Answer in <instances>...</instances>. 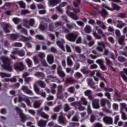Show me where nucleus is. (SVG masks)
I'll return each mask as SVG.
<instances>
[{"mask_svg": "<svg viewBox=\"0 0 127 127\" xmlns=\"http://www.w3.org/2000/svg\"><path fill=\"white\" fill-rule=\"evenodd\" d=\"M0 59L3 63V65H2V68L6 71L12 72V67L10 66V64H11V60L4 56L1 57Z\"/></svg>", "mask_w": 127, "mask_h": 127, "instance_id": "1", "label": "nucleus"}, {"mask_svg": "<svg viewBox=\"0 0 127 127\" xmlns=\"http://www.w3.org/2000/svg\"><path fill=\"white\" fill-rule=\"evenodd\" d=\"M103 49L104 50V55L108 56L109 55V50L108 49H106V45L105 44L104 42H98V46L96 48V50L97 51L99 52H103Z\"/></svg>", "mask_w": 127, "mask_h": 127, "instance_id": "2", "label": "nucleus"}, {"mask_svg": "<svg viewBox=\"0 0 127 127\" xmlns=\"http://www.w3.org/2000/svg\"><path fill=\"white\" fill-rule=\"evenodd\" d=\"M65 38L71 42H75L78 38V34L75 32H70L65 35Z\"/></svg>", "mask_w": 127, "mask_h": 127, "instance_id": "3", "label": "nucleus"}, {"mask_svg": "<svg viewBox=\"0 0 127 127\" xmlns=\"http://www.w3.org/2000/svg\"><path fill=\"white\" fill-rule=\"evenodd\" d=\"M14 69L16 71L22 72L25 69V65L23 64L22 62H18L14 64Z\"/></svg>", "mask_w": 127, "mask_h": 127, "instance_id": "4", "label": "nucleus"}, {"mask_svg": "<svg viewBox=\"0 0 127 127\" xmlns=\"http://www.w3.org/2000/svg\"><path fill=\"white\" fill-rule=\"evenodd\" d=\"M15 110L16 111L17 114H19V118L21 120V122L22 123H25L26 122V120H27V117L26 115L23 114L22 113V110L19 107H16L15 108Z\"/></svg>", "mask_w": 127, "mask_h": 127, "instance_id": "5", "label": "nucleus"}, {"mask_svg": "<svg viewBox=\"0 0 127 127\" xmlns=\"http://www.w3.org/2000/svg\"><path fill=\"white\" fill-rule=\"evenodd\" d=\"M0 24L5 33H9L10 32L9 25L8 24L1 22Z\"/></svg>", "mask_w": 127, "mask_h": 127, "instance_id": "6", "label": "nucleus"}, {"mask_svg": "<svg viewBox=\"0 0 127 127\" xmlns=\"http://www.w3.org/2000/svg\"><path fill=\"white\" fill-rule=\"evenodd\" d=\"M103 121L106 125H113V118L109 116H105L103 118Z\"/></svg>", "mask_w": 127, "mask_h": 127, "instance_id": "7", "label": "nucleus"}, {"mask_svg": "<svg viewBox=\"0 0 127 127\" xmlns=\"http://www.w3.org/2000/svg\"><path fill=\"white\" fill-rule=\"evenodd\" d=\"M123 71H124V72L121 71L120 74V76L123 78V79L124 80V81H125V82H126L127 83V76H126V75H125V74H126L127 76V68H124Z\"/></svg>", "mask_w": 127, "mask_h": 127, "instance_id": "8", "label": "nucleus"}, {"mask_svg": "<svg viewBox=\"0 0 127 127\" xmlns=\"http://www.w3.org/2000/svg\"><path fill=\"white\" fill-rule=\"evenodd\" d=\"M99 13L103 18H106V17H108V16L109 15V13L104 8H103Z\"/></svg>", "mask_w": 127, "mask_h": 127, "instance_id": "9", "label": "nucleus"}, {"mask_svg": "<svg viewBox=\"0 0 127 127\" xmlns=\"http://www.w3.org/2000/svg\"><path fill=\"white\" fill-rule=\"evenodd\" d=\"M7 37H9L11 40H16L19 36L17 34H8L6 35Z\"/></svg>", "mask_w": 127, "mask_h": 127, "instance_id": "10", "label": "nucleus"}, {"mask_svg": "<svg viewBox=\"0 0 127 127\" xmlns=\"http://www.w3.org/2000/svg\"><path fill=\"white\" fill-rule=\"evenodd\" d=\"M58 122L59 124L63 125V126H65V125H66V119L62 115L59 116Z\"/></svg>", "mask_w": 127, "mask_h": 127, "instance_id": "11", "label": "nucleus"}, {"mask_svg": "<svg viewBox=\"0 0 127 127\" xmlns=\"http://www.w3.org/2000/svg\"><path fill=\"white\" fill-rule=\"evenodd\" d=\"M66 13L71 18L74 19V20H78V19H79V17L77 16V14L74 13L70 12L69 11H66Z\"/></svg>", "mask_w": 127, "mask_h": 127, "instance_id": "12", "label": "nucleus"}, {"mask_svg": "<svg viewBox=\"0 0 127 127\" xmlns=\"http://www.w3.org/2000/svg\"><path fill=\"white\" fill-rule=\"evenodd\" d=\"M87 84L90 88H92V89H96V86H95V82L93 81V79L92 78H89L87 79Z\"/></svg>", "mask_w": 127, "mask_h": 127, "instance_id": "13", "label": "nucleus"}, {"mask_svg": "<svg viewBox=\"0 0 127 127\" xmlns=\"http://www.w3.org/2000/svg\"><path fill=\"white\" fill-rule=\"evenodd\" d=\"M71 58L74 59V58L72 55H71L70 57L67 58L66 62L68 66H72V65H73V62L72 61V60H71Z\"/></svg>", "mask_w": 127, "mask_h": 127, "instance_id": "14", "label": "nucleus"}, {"mask_svg": "<svg viewBox=\"0 0 127 127\" xmlns=\"http://www.w3.org/2000/svg\"><path fill=\"white\" fill-rule=\"evenodd\" d=\"M92 107L93 109H100V105H99L98 100H93L92 101Z\"/></svg>", "mask_w": 127, "mask_h": 127, "instance_id": "15", "label": "nucleus"}, {"mask_svg": "<svg viewBox=\"0 0 127 127\" xmlns=\"http://www.w3.org/2000/svg\"><path fill=\"white\" fill-rule=\"evenodd\" d=\"M47 124V122L46 121L40 120L38 122V126L40 127H46Z\"/></svg>", "mask_w": 127, "mask_h": 127, "instance_id": "16", "label": "nucleus"}, {"mask_svg": "<svg viewBox=\"0 0 127 127\" xmlns=\"http://www.w3.org/2000/svg\"><path fill=\"white\" fill-rule=\"evenodd\" d=\"M118 42L123 47L126 45L125 43V36H122L118 40Z\"/></svg>", "mask_w": 127, "mask_h": 127, "instance_id": "17", "label": "nucleus"}, {"mask_svg": "<svg viewBox=\"0 0 127 127\" xmlns=\"http://www.w3.org/2000/svg\"><path fill=\"white\" fill-rule=\"evenodd\" d=\"M50 1V4L54 6L56 5V4H58V3H60L61 2V0H49Z\"/></svg>", "mask_w": 127, "mask_h": 127, "instance_id": "18", "label": "nucleus"}, {"mask_svg": "<svg viewBox=\"0 0 127 127\" xmlns=\"http://www.w3.org/2000/svg\"><path fill=\"white\" fill-rule=\"evenodd\" d=\"M47 61L49 64H52L54 62V57L52 55H49L47 57Z\"/></svg>", "mask_w": 127, "mask_h": 127, "instance_id": "19", "label": "nucleus"}, {"mask_svg": "<svg viewBox=\"0 0 127 127\" xmlns=\"http://www.w3.org/2000/svg\"><path fill=\"white\" fill-rule=\"evenodd\" d=\"M25 62L28 67V68H32L33 66V64L32 63V61L30 59H26L25 60Z\"/></svg>", "mask_w": 127, "mask_h": 127, "instance_id": "20", "label": "nucleus"}, {"mask_svg": "<svg viewBox=\"0 0 127 127\" xmlns=\"http://www.w3.org/2000/svg\"><path fill=\"white\" fill-rule=\"evenodd\" d=\"M116 22L118 23L117 27L119 28H122L126 25V23L123 22V21L117 20Z\"/></svg>", "mask_w": 127, "mask_h": 127, "instance_id": "21", "label": "nucleus"}, {"mask_svg": "<svg viewBox=\"0 0 127 127\" xmlns=\"http://www.w3.org/2000/svg\"><path fill=\"white\" fill-rule=\"evenodd\" d=\"M35 76L36 77H38L39 78H44V77H45V74L43 72H36L35 73Z\"/></svg>", "mask_w": 127, "mask_h": 127, "instance_id": "22", "label": "nucleus"}, {"mask_svg": "<svg viewBox=\"0 0 127 127\" xmlns=\"http://www.w3.org/2000/svg\"><path fill=\"white\" fill-rule=\"evenodd\" d=\"M96 75L97 77H98V78H100V79L102 81H104V82H107V80H106V78L104 77V76H103V74L102 73L98 72L96 73Z\"/></svg>", "mask_w": 127, "mask_h": 127, "instance_id": "23", "label": "nucleus"}, {"mask_svg": "<svg viewBox=\"0 0 127 127\" xmlns=\"http://www.w3.org/2000/svg\"><path fill=\"white\" fill-rule=\"evenodd\" d=\"M84 31L86 33H91L92 32V28L90 25H87L84 28Z\"/></svg>", "mask_w": 127, "mask_h": 127, "instance_id": "24", "label": "nucleus"}, {"mask_svg": "<svg viewBox=\"0 0 127 127\" xmlns=\"http://www.w3.org/2000/svg\"><path fill=\"white\" fill-rule=\"evenodd\" d=\"M57 44L58 45V46L61 48L62 50H63V51H65V48L64 47V46L63 45V43L61 42L60 41H57Z\"/></svg>", "mask_w": 127, "mask_h": 127, "instance_id": "25", "label": "nucleus"}, {"mask_svg": "<svg viewBox=\"0 0 127 127\" xmlns=\"http://www.w3.org/2000/svg\"><path fill=\"white\" fill-rule=\"evenodd\" d=\"M57 44L58 45V46L61 48L62 50H63V51H65V48L64 47V46L63 45V43L61 42L60 41H57Z\"/></svg>", "mask_w": 127, "mask_h": 127, "instance_id": "26", "label": "nucleus"}, {"mask_svg": "<svg viewBox=\"0 0 127 127\" xmlns=\"http://www.w3.org/2000/svg\"><path fill=\"white\" fill-rule=\"evenodd\" d=\"M23 25L24 26L26 27V28H28L29 29L30 28V26L29 25V22L28 21V20L25 19L23 20Z\"/></svg>", "mask_w": 127, "mask_h": 127, "instance_id": "27", "label": "nucleus"}, {"mask_svg": "<svg viewBox=\"0 0 127 127\" xmlns=\"http://www.w3.org/2000/svg\"><path fill=\"white\" fill-rule=\"evenodd\" d=\"M18 4H19L21 8H25L26 5L25 3L23 1H19L17 2Z\"/></svg>", "mask_w": 127, "mask_h": 127, "instance_id": "28", "label": "nucleus"}, {"mask_svg": "<svg viewBox=\"0 0 127 127\" xmlns=\"http://www.w3.org/2000/svg\"><path fill=\"white\" fill-rule=\"evenodd\" d=\"M38 84L41 88H45L46 87V84L44 83V81L42 80H39L38 81Z\"/></svg>", "mask_w": 127, "mask_h": 127, "instance_id": "29", "label": "nucleus"}, {"mask_svg": "<svg viewBox=\"0 0 127 127\" xmlns=\"http://www.w3.org/2000/svg\"><path fill=\"white\" fill-rule=\"evenodd\" d=\"M31 39V37H25L24 36H22L21 37V40H22V41H23V42H26V41H29V40H30Z\"/></svg>", "mask_w": 127, "mask_h": 127, "instance_id": "30", "label": "nucleus"}, {"mask_svg": "<svg viewBox=\"0 0 127 127\" xmlns=\"http://www.w3.org/2000/svg\"><path fill=\"white\" fill-rule=\"evenodd\" d=\"M80 71L82 73H83L84 75L87 74L88 72H89V70H88V68L86 66H84L80 69Z\"/></svg>", "mask_w": 127, "mask_h": 127, "instance_id": "31", "label": "nucleus"}, {"mask_svg": "<svg viewBox=\"0 0 127 127\" xmlns=\"http://www.w3.org/2000/svg\"><path fill=\"white\" fill-rule=\"evenodd\" d=\"M57 72L60 77H61L62 78H64L66 76V74H65V73L64 72L63 70H58Z\"/></svg>", "mask_w": 127, "mask_h": 127, "instance_id": "32", "label": "nucleus"}, {"mask_svg": "<svg viewBox=\"0 0 127 127\" xmlns=\"http://www.w3.org/2000/svg\"><path fill=\"white\" fill-rule=\"evenodd\" d=\"M81 4V0H75L73 2V5L74 7H79V4Z\"/></svg>", "mask_w": 127, "mask_h": 127, "instance_id": "33", "label": "nucleus"}, {"mask_svg": "<svg viewBox=\"0 0 127 127\" xmlns=\"http://www.w3.org/2000/svg\"><path fill=\"white\" fill-rule=\"evenodd\" d=\"M113 8V10H119L120 9V6L118 5L116 3H112V4Z\"/></svg>", "mask_w": 127, "mask_h": 127, "instance_id": "34", "label": "nucleus"}, {"mask_svg": "<svg viewBox=\"0 0 127 127\" xmlns=\"http://www.w3.org/2000/svg\"><path fill=\"white\" fill-rule=\"evenodd\" d=\"M38 56L41 60H44V59L45 57V54H44V53L40 52L39 53Z\"/></svg>", "mask_w": 127, "mask_h": 127, "instance_id": "35", "label": "nucleus"}, {"mask_svg": "<svg viewBox=\"0 0 127 127\" xmlns=\"http://www.w3.org/2000/svg\"><path fill=\"white\" fill-rule=\"evenodd\" d=\"M63 88V86L62 85H59L58 86V92H57V95L58 96L59 95H60L62 94V89Z\"/></svg>", "mask_w": 127, "mask_h": 127, "instance_id": "36", "label": "nucleus"}, {"mask_svg": "<svg viewBox=\"0 0 127 127\" xmlns=\"http://www.w3.org/2000/svg\"><path fill=\"white\" fill-rule=\"evenodd\" d=\"M33 107L35 109H38V108L40 107V102L38 101H35L34 102Z\"/></svg>", "mask_w": 127, "mask_h": 127, "instance_id": "37", "label": "nucleus"}, {"mask_svg": "<svg viewBox=\"0 0 127 127\" xmlns=\"http://www.w3.org/2000/svg\"><path fill=\"white\" fill-rule=\"evenodd\" d=\"M40 116L41 118H43V119H49V115L46 114L44 112H42L40 114Z\"/></svg>", "mask_w": 127, "mask_h": 127, "instance_id": "38", "label": "nucleus"}, {"mask_svg": "<svg viewBox=\"0 0 127 127\" xmlns=\"http://www.w3.org/2000/svg\"><path fill=\"white\" fill-rule=\"evenodd\" d=\"M118 61H119V62H121V63H123L127 61V59L124 58L123 57L120 56L118 57Z\"/></svg>", "mask_w": 127, "mask_h": 127, "instance_id": "39", "label": "nucleus"}, {"mask_svg": "<svg viewBox=\"0 0 127 127\" xmlns=\"http://www.w3.org/2000/svg\"><path fill=\"white\" fill-rule=\"evenodd\" d=\"M105 60L106 61L107 65L109 66V67H111V66L113 65V62H112V61L110 60V59H108L107 58H105Z\"/></svg>", "mask_w": 127, "mask_h": 127, "instance_id": "40", "label": "nucleus"}, {"mask_svg": "<svg viewBox=\"0 0 127 127\" xmlns=\"http://www.w3.org/2000/svg\"><path fill=\"white\" fill-rule=\"evenodd\" d=\"M67 91L70 94H73L74 92H75V88L73 86L70 87L67 89Z\"/></svg>", "mask_w": 127, "mask_h": 127, "instance_id": "41", "label": "nucleus"}, {"mask_svg": "<svg viewBox=\"0 0 127 127\" xmlns=\"http://www.w3.org/2000/svg\"><path fill=\"white\" fill-rule=\"evenodd\" d=\"M93 36H94V37H95V38L96 39H102V37L100 35H99L98 34H97V32H96L95 31H94L93 32Z\"/></svg>", "mask_w": 127, "mask_h": 127, "instance_id": "42", "label": "nucleus"}, {"mask_svg": "<svg viewBox=\"0 0 127 127\" xmlns=\"http://www.w3.org/2000/svg\"><path fill=\"white\" fill-rule=\"evenodd\" d=\"M66 26L68 29H72V28H74V26H76V25L75 24H70L67 23Z\"/></svg>", "mask_w": 127, "mask_h": 127, "instance_id": "43", "label": "nucleus"}, {"mask_svg": "<svg viewBox=\"0 0 127 127\" xmlns=\"http://www.w3.org/2000/svg\"><path fill=\"white\" fill-rule=\"evenodd\" d=\"M101 6L103 7V8H106V9H108V10H111V11H113V9L109 7L108 5H107L105 3H102L101 5Z\"/></svg>", "mask_w": 127, "mask_h": 127, "instance_id": "44", "label": "nucleus"}, {"mask_svg": "<svg viewBox=\"0 0 127 127\" xmlns=\"http://www.w3.org/2000/svg\"><path fill=\"white\" fill-rule=\"evenodd\" d=\"M0 76L1 78H5V77H10V74H8L3 72H0Z\"/></svg>", "mask_w": 127, "mask_h": 127, "instance_id": "45", "label": "nucleus"}, {"mask_svg": "<svg viewBox=\"0 0 127 127\" xmlns=\"http://www.w3.org/2000/svg\"><path fill=\"white\" fill-rule=\"evenodd\" d=\"M17 54L19 55V56L22 57L25 55V54L23 50H19L17 51Z\"/></svg>", "mask_w": 127, "mask_h": 127, "instance_id": "46", "label": "nucleus"}, {"mask_svg": "<svg viewBox=\"0 0 127 127\" xmlns=\"http://www.w3.org/2000/svg\"><path fill=\"white\" fill-rule=\"evenodd\" d=\"M12 20L15 24H18L20 22V19L18 18H13Z\"/></svg>", "mask_w": 127, "mask_h": 127, "instance_id": "47", "label": "nucleus"}, {"mask_svg": "<svg viewBox=\"0 0 127 127\" xmlns=\"http://www.w3.org/2000/svg\"><path fill=\"white\" fill-rule=\"evenodd\" d=\"M39 28L40 30H41L42 31H44L47 28V27H46L45 25L40 24L39 26Z\"/></svg>", "mask_w": 127, "mask_h": 127, "instance_id": "48", "label": "nucleus"}, {"mask_svg": "<svg viewBox=\"0 0 127 127\" xmlns=\"http://www.w3.org/2000/svg\"><path fill=\"white\" fill-rule=\"evenodd\" d=\"M34 89L35 92L36 93V94H37V95H39V94L40 93V90L38 88V86L35 85L34 86Z\"/></svg>", "mask_w": 127, "mask_h": 127, "instance_id": "49", "label": "nucleus"}, {"mask_svg": "<svg viewBox=\"0 0 127 127\" xmlns=\"http://www.w3.org/2000/svg\"><path fill=\"white\" fill-rule=\"evenodd\" d=\"M81 102H82L84 106H87V105L88 104V102L87 101V100L86 99V98H85V97H82L81 98Z\"/></svg>", "mask_w": 127, "mask_h": 127, "instance_id": "50", "label": "nucleus"}, {"mask_svg": "<svg viewBox=\"0 0 127 127\" xmlns=\"http://www.w3.org/2000/svg\"><path fill=\"white\" fill-rule=\"evenodd\" d=\"M118 17H120V18L124 19V18H126V13H119L118 15Z\"/></svg>", "mask_w": 127, "mask_h": 127, "instance_id": "51", "label": "nucleus"}, {"mask_svg": "<svg viewBox=\"0 0 127 127\" xmlns=\"http://www.w3.org/2000/svg\"><path fill=\"white\" fill-rule=\"evenodd\" d=\"M58 18H59V16L56 14H54L51 16V19L53 20H57Z\"/></svg>", "mask_w": 127, "mask_h": 127, "instance_id": "52", "label": "nucleus"}, {"mask_svg": "<svg viewBox=\"0 0 127 127\" xmlns=\"http://www.w3.org/2000/svg\"><path fill=\"white\" fill-rule=\"evenodd\" d=\"M51 118L53 121H56L57 120V114L56 113H53L51 116Z\"/></svg>", "mask_w": 127, "mask_h": 127, "instance_id": "53", "label": "nucleus"}, {"mask_svg": "<svg viewBox=\"0 0 127 127\" xmlns=\"http://www.w3.org/2000/svg\"><path fill=\"white\" fill-rule=\"evenodd\" d=\"M80 68V64L79 63H75L73 69L74 70H78Z\"/></svg>", "mask_w": 127, "mask_h": 127, "instance_id": "54", "label": "nucleus"}, {"mask_svg": "<svg viewBox=\"0 0 127 127\" xmlns=\"http://www.w3.org/2000/svg\"><path fill=\"white\" fill-rule=\"evenodd\" d=\"M75 78H77V79H80V78H82V77H83V75H82L81 73L77 72L75 73Z\"/></svg>", "mask_w": 127, "mask_h": 127, "instance_id": "55", "label": "nucleus"}, {"mask_svg": "<svg viewBox=\"0 0 127 127\" xmlns=\"http://www.w3.org/2000/svg\"><path fill=\"white\" fill-rule=\"evenodd\" d=\"M107 101H108V100H106V99L101 100V107H105V106H106V104H107Z\"/></svg>", "mask_w": 127, "mask_h": 127, "instance_id": "56", "label": "nucleus"}, {"mask_svg": "<svg viewBox=\"0 0 127 127\" xmlns=\"http://www.w3.org/2000/svg\"><path fill=\"white\" fill-rule=\"evenodd\" d=\"M20 32H21V33H23V34H25V35H27V34H28V32H27V30L24 28H22Z\"/></svg>", "mask_w": 127, "mask_h": 127, "instance_id": "57", "label": "nucleus"}, {"mask_svg": "<svg viewBox=\"0 0 127 127\" xmlns=\"http://www.w3.org/2000/svg\"><path fill=\"white\" fill-rule=\"evenodd\" d=\"M97 32H98V34H100V35H101V36H102V37H104V36H105V35L104 34V32L101 29H98L97 30Z\"/></svg>", "mask_w": 127, "mask_h": 127, "instance_id": "58", "label": "nucleus"}, {"mask_svg": "<svg viewBox=\"0 0 127 127\" xmlns=\"http://www.w3.org/2000/svg\"><path fill=\"white\" fill-rule=\"evenodd\" d=\"M90 121L91 123H94L95 121H96V117H95V115H91L90 118Z\"/></svg>", "mask_w": 127, "mask_h": 127, "instance_id": "59", "label": "nucleus"}, {"mask_svg": "<svg viewBox=\"0 0 127 127\" xmlns=\"http://www.w3.org/2000/svg\"><path fill=\"white\" fill-rule=\"evenodd\" d=\"M64 112H69L70 111V106H69V105L65 104L64 108Z\"/></svg>", "mask_w": 127, "mask_h": 127, "instance_id": "60", "label": "nucleus"}, {"mask_svg": "<svg viewBox=\"0 0 127 127\" xmlns=\"http://www.w3.org/2000/svg\"><path fill=\"white\" fill-rule=\"evenodd\" d=\"M36 38L39 39V40H44V37L42 35H36Z\"/></svg>", "mask_w": 127, "mask_h": 127, "instance_id": "61", "label": "nucleus"}, {"mask_svg": "<svg viewBox=\"0 0 127 127\" xmlns=\"http://www.w3.org/2000/svg\"><path fill=\"white\" fill-rule=\"evenodd\" d=\"M84 94L85 96L88 97V96L91 95V94H92V91H91L90 90H87L84 92Z\"/></svg>", "mask_w": 127, "mask_h": 127, "instance_id": "62", "label": "nucleus"}, {"mask_svg": "<svg viewBox=\"0 0 127 127\" xmlns=\"http://www.w3.org/2000/svg\"><path fill=\"white\" fill-rule=\"evenodd\" d=\"M96 63H97V64H99V65L101 66V65H103L104 64V61L101 59L97 60L96 61Z\"/></svg>", "mask_w": 127, "mask_h": 127, "instance_id": "63", "label": "nucleus"}, {"mask_svg": "<svg viewBox=\"0 0 127 127\" xmlns=\"http://www.w3.org/2000/svg\"><path fill=\"white\" fill-rule=\"evenodd\" d=\"M94 127H103V125L100 123H96L94 124Z\"/></svg>", "mask_w": 127, "mask_h": 127, "instance_id": "64", "label": "nucleus"}]
</instances>
